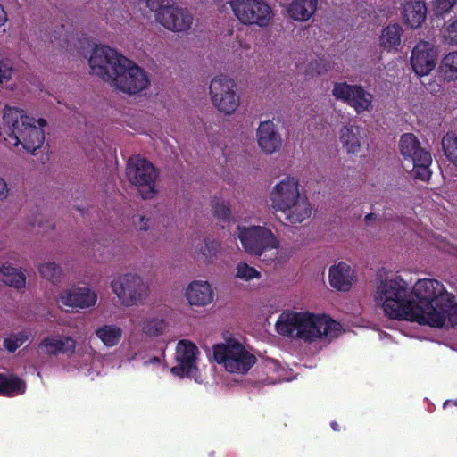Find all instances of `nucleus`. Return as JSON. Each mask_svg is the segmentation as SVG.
<instances>
[{"instance_id": "obj_9", "label": "nucleus", "mask_w": 457, "mask_h": 457, "mask_svg": "<svg viewBox=\"0 0 457 457\" xmlns=\"http://www.w3.org/2000/svg\"><path fill=\"white\" fill-rule=\"evenodd\" d=\"M235 235L243 250L252 256L261 257L266 252L280 247L278 237L266 226L237 225Z\"/></svg>"}, {"instance_id": "obj_35", "label": "nucleus", "mask_w": 457, "mask_h": 457, "mask_svg": "<svg viewBox=\"0 0 457 457\" xmlns=\"http://www.w3.org/2000/svg\"><path fill=\"white\" fill-rule=\"evenodd\" d=\"M441 145L446 159L457 168V136L453 133L445 134L442 137Z\"/></svg>"}, {"instance_id": "obj_6", "label": "nucleus", "mask_w": 457, "mask_h": 457, "mask_svg": "<svg viewBox=\"0 0 457 457\" xmlns=\"http://www.w3.org/2000/svg\"><path fill=\"white\" fill-rule=\"evenodd\" d=\"M213 358L226 371L239 375L246 374L257 361L252 348L234 337L213 346Z\"/></svg>"}, {"instance_id": "obj_27", "label": "nucleus", "mask_w": 457, "mask_h": 457, "mask_svg": "<svg viewBox=\"0 0 457 457\" xmlns=\"http://www.w3.org/2000/svg\"><path fill=\"white\" fill-rule=\"evenodd\" d=\"M427 16V7L421 1L408 2L403 7L405 23L412 29L422 25Z\"/></svg>"}, {"instance_id": "obj_39", "label": "nucleus", "mask_w": 457, "mask_h": 457, "mask_svg": "<svg viewBox=\"0 0 457 457\" xmlns=\"http://www.w3.org/2000/svg\"><path fill=\"white\" fill-rule=\"evenodd\" d=\"M456 3L457 0H436L433 4L434 12L437 15H444L449 12Z\"/></svg>"}, {"instance_id": "obj_12", "label": "nucleus", "mask_w": 457, "mask_h": 457, "mask_svg": "<svg viewBox=\"0 0 457 457\" xmlns=\"http://www.w3.org/2000/svg\"><path fill=\"white\" fill-rule=\"evenodd\" d=\"M126 59L113 48L96 46L88 60L90 72L110 85Z\"/></svg>"}, {"instance_id": "obj_44", "label": "nucleus", "mask_w": 457, "mask_h": 457, "mask_svg": "<svg viewBox=\"0 0 457 457\" xmlns=\"http://www.w3.org/2000/svg\"><path fill=\"white\" fill-rule=\"evenodd\" d=\"M7 21V13L4 7L0 4V27L4 26Z\"/></svg>"}, {"instance_id": "obj_31", "label": "nucleus", "mask_w": 457, "mask_h": 457, "mask_svg": "<svg viewBox=\"0 0 457 457\" xmlns=\"http://www.w3.org/2000/svg\"><path fill=\"white\" fill-rule=\"evenodd\" d=\"M26 389L25 383L19 378L0 374V395H15L23 394Z\"/></svg>"}, {"instance_id": "obj_22", "label": "nucleus", "mask_w": 457, "mask_h": 457, "mask_svg": "<svg viewBox=\"0 0 457 457\" xmlns=\"http://www.w3.org/2000/svg\"><path fill=\"white\" fill-rule=\"evenodd\" d=\"M259 147L266 154L278 152L282 146V137L278 128L271 120L262 121L256 130Z\"/></svg>"}, {"instance_id": "obj_45", "label": "nucleus", "mask_w": 457, "mask_h": 457, "mask_svg": "<svg viewBox=\"0 0 457 457\" xmlns=\"http://www.w3.org/2000/svg\"><path fill=\"white\" fill-rule=\"evenodd\" d=\"M158 361H159V359H158V358H156V357H154V358H152V359L150 360V361H149V362H150V363H155V362H158Z\"/></svg>"}, {"instance_id": "obj_19", "label": "nucleus", "mask_w": 457, "mask_h": 457, "mask_svg": "<svg viewBox=\"0 0 457 457\" xmlns=\"http://www.w3.org/2000/svg\"><path fill=\"white\" fill-rule=\"evenodd\" d=\"M437 52L434 46L427 42H419L412 49L411 64L418 76L428 75L436 67Z\"/></svg>"}, {"instance_id": "obj_38", "label": "nucleus", "mask_w": 457, "mask_h": 457, "mask_svg": "<svg viewBox=\"0 0 457 457\" xmlns=\"http://www.w3.org/2000/svg\"><path fill=\"white\" fill-rule=\"evenodd\" d=\"M14 61L9 56L0 53V84H7L15 74Z\"/></svg>"}, {"instance_id": "obj_17", "label": "nucleus", "mask_w": 457, "mask_h": 457, "mask_svg": "<svg viewBox=\"0 0 457 457\" xmlns=\"http://www.w3.org/2000/svg\"><path fill=\"white\" fill-rule=\"evenodd\" d=\"M199 354L200 352L195 344L187 339L180 340L176 346L177 365L171 368V373L179 377L195 378Z\"/></svg>"}, {"instance_id": "obj_37", "label": "nucleus", "mask_w": 457, "mask_h": 457, "mask_svg": "<svg viewBox=\"0 0 457 457\" xmlns=\"http://www.w3.org/2000/svg\"><path fill=\"white\" fill-rule=\"evenodd\" d=\"M33 335L29 330H21L17 333L11 334L4 341V346L10 353H13L24 343L30 340Z\"/></svg>"}, {"instance_id": "obj_42", "label": "nucleus", "mask_w": 457, "mask_h": 457, "mask_svg": "<svg viewBox=\"0 0 457 457\" xmlns=\"http://www.w3.org/2000/svg\"><path fill=\"white\" fill-rule=\"evenodd\" d=\"M136 228L140 232H146L151 226V219L145 216L139 215L134 220Z\"/></svg>"}, {"instance_id": "obj_43", "label": "nucleus", "mask_w": 457, "mask_h": 457, "mask_svg": "<svg viewBox=\"0 0 457 457\" xmlns=\"http://www.w3.org/2000/svg\"><path fill=\"white\" fill-rule=\"evenodd\" d=\"M10 195V189L7 182L2 177H0V201L5 200Z\"/></svg>"}, {"instance_id": "obj_24", "label": "nucleus", "mask_w": 457, "mask_h": 457, "mask_svg": "<svg viewBox=\"0 0 457 457\" xmlns=\"http://www.w3.org/2000/svg\"><path fill=\"white\" fill-rule=\"evenodd\" d=\"M221 250L220 244L215 240L208 239L203 236L196 235L190 243V253L192 256L204 263L213 262L219 256Z\"/></svg>"}, {"instance_id": "obj_11", "label": "nucleus", "mask_w": 457, "mask_h": 457, "mask_svg": "<svg viewBox=\"0 0 457 457\" xmlns=\"http://www.w3.org/2000/svg\"><path fill=\"white\" fill-rule=\"evenodd\" d=\"M398 147L403 159L412 164L411 176L416 179L428 181L432 175V156L429 151L420 145L418 137L412 133H404L400 137Z\"/></svg>"}, {"instance_id": "obj_26", "label": "nucleus", "mask_w": 457, "mask_h": 457, "mask_svg": "<svg viewBox=\"0 0 457 457\" xmlns=\"http://www.w3.org/2000/svg\"><path fill=\"white\" fill-rule=\"evenodd\" d=\"M317 4V0H293L288 4L287 11L295 21H305L315 13Z\"/></svg>"}, {"instance_id": "obj_29", "label": "nucleus", "mask_w": 457, "mask_h": 457, "mask_svg": "<svg viewBox=\"0 0 457 457\" xmlns=\"http://www.w3.org/2000/svg\"><path fill=\"white\" fill-rule=\"evenodd\" d=\"M402 34L403 29L399 24L386 26L379 37L380 46L388 52L397 51L401 45Z\"/></svg>"}, {"instance_id": "obj_32", "label": "nucleus", "mask_w": 457, "mask_h": 457, "mask_svg": "<svg viewBox=\"0 0 457 457\" xmlns=\"http://www.w3.org/2000/svg\"><path fill=\"white\" fill-rule=\"evenodd\" d=\"M439 71L445 80H457V51L451 52L443 57Z\"/></svg>"}, {"instance_id": "obj_30", "label": "nucleus", "mask_w": 457, "mask_h": 457, "mask_svg": "<svg viewBox=\"0 0 457 457\" xmlns=\"http://www.w3.org/2000/svg\"><path fill=\"white\" fill-rule=\"evenodd\" d=\"M96 336L105 346L113 347L120 341L122 329L117 325L105 324L96 330Z\"/></svg>"}, {"instance_id": "obj_28", "label": "nucleus", "mask_w": 457, "mask_h": 457, "mask_svg": "<svg viewBox=\"0 0 457 457\" xmlns=\"http://www.w3.org/2000/svg\"><path fill=\"white\" fill-rule=\"evenodd\" d=\"M26 279L25 270L21 268L7 263L0 266V281L4 285L16 289H22L26 287Z\"/></svg>"}, {"instance_id": "obj_5", "label": "nucleus", "mask_w": 457, "mask_h": 457, "mask_svg": "<svg viewBox=\"0 0 457 457\" xmlns=\"http://www.w3.org/2000/svg\"><path fill=\"white\" fill-rule=\"evenodd\" d=\"M270 206L286 225L303 223L311 218L312 206L301 192L299 180L294 176H285L270 189Z\"/></svg>"}, {"instance_id": "obj_36", "label": "nucleus", "mask_w": 457, "mask_h": 457, "mask_svg": "<svg viewBox=\"0 0 457 457\" xmlns=\"http://www.w3.org/2000/svg\"><path fill=\"white\" fill-rule=\"evenodd\" d=\"M39 274L46 280L56 283L62 275V267L55 262H42L37 267Z\"/></svg>"}, {"instance_id": "obj_13", "label": "nucleus", "mask_w": 457, "mask_h": 457, "mask_svg": "<svg viewBox=\"0 0 457 457\" xmlns=\"http://www.w3.org/2000/svg\"><path fill=\"white\" fill-rule=\"evenodd\" d=\"M231 10L244 25L265 28L273 19L271 7L262 0H231Z\"/></svg>"}, {"instance_id": "obj_4", "label": "nucleus", "mask_w": 457, "mask_h": 457, "mask_svg": "<svg viewBox=\"0 0 457 457\" xmlns=\"http://www.w3.org/2000/svg\"><path fill=\"white\" fill-rule=\"evenodd\" d=\"M276 329L282 336L314 343L337 337L341 325L328 315L309 311H287L278 316Z\"/></svg>"}, {"instance_id": "obj_21", "label": "nucleus", "mask_w": 457, "mask_h": 457, "mask_svg": "<svg viewBox=\"0 0 457 457\" xmlns=\"http://www.w3.org/2000/svg\"><path fill=\"white\" fill-rule=\"evenodd\" d=\"M356 281V270L346 262L340 261L328 269V283L337 291L348 292Z\"/></svg>"}, {"instance_id": "obj_47", "label": "nucleus", "mask_w": 457, "mask_h": 457, "mask_svg": "<svg viewBox=\"0 0 457 457\" xmlns=\"http://www.w3.org/2000/svg\"><path fill=\"white\" fill-rule=\"evenodd\" d=\"M373 214H368L365 218L366 220H371Z\"/></svg>"}, {"instance_id": "obj_10", "label": "nucleus", "mask_w": 457, "mask_h": 457, "mask_svg": "<svg viewBox=\"0 0 457 457\" xmlns=\"http://www.w3.org/2000/svg\"><path fill=\"white\" fill-rule=\"evenodd\" d=\"M212 105L224 116L235 114L241 104L236 81L224 74L214 76L208 87Z\"/></svg>"}, {"instance_id": "obj_20", "label": "nucleus", "mask_w": 457, "mask_h": 457, "mask_svg": "<svg viewBox=\"0 0 457 457\" xmlns=\"http://www.w3.org/2000/svg\"><path fill=\"white\" fill-rule=\"evenodd\" d=\"M77 347L76 340L71 336L53 334L45 337L38 344L39 353L54 357L60 354L71 355Z\"/></svg>"}, {"instance_id": "obj_1", "label": "nucleus", "mask_w": 457, "mask_h": 457, "mask_svg": "<svg viewBox=\"0 0 457 457\" xmlns=\"http://www.w3.org/2000/svg\"><path fill=\"white\" fill-rule=\"evenodd\" d=\"M414 322L433 328L457 324V303L437 279L420 278L411 287Z\"/></svg>"}, {"instance_id": "obj_14", "label": "nucleus", "mask_w": 457, "mask_h": 457, "mask_svg": "<svg viewBox=\"0 0 457 457\" xmlns=\"http://www.w3.org/2000/svg\"><path fill=\"white\" fill-rule=\"evenodd\" d=\"M149 82L146 72L127 58L109 86L114 90L135 95L145 89Z\"/></svg>"}, {"instance_id": "obj_23", "label": "nucleus", "mask_w": 457, "mask_h": 457, "mask_svg": "<svg viewBox=\"0 0 457 457\" xmlns=\"http://www.w3.org/2000/svg\"><path fill=\"white\" fill-rule=\"evenodd\" d=\"M338 140L346 154L356 155L366 144V134L361 127L347 124L340 128Z\"/></svg>"}, {"instance_id": "obj_15", "label": "nucleus", "mask_w": 457, "mask_h": 457, "mask_svg": "<svg viewBox=\"0 0 457 457\" xmlns=\"http://www.w3.org/2000/svg\"><path fill=\"white\" fill-rule=\"evenodd\" d=\"M331 94L336 100L352 107L357 114L373 110L374 96L359 84L335 82Z\"/></svg>"}, {"instance_id": "obj_16", "label": "nucleus", "mask_w": 457, "mask_h": 457, "mask_svg": "<svg viewBox=\"0 0 457 457\" xmlns=\"http://www.w3.org/2000/svg\"><path fill=\"white\" fill-rule=\"evenodd\" d=\"M98 300L95 289L76 283L70 284L60 290L57 303L64 308L83 310L94 307Z\"/></svg>"}, {"instance_id": "obj_40", "label": "nucleus", "mask_w": 457, "mask_h": 457, "mask_svg": "<svg viewBox=\"0 0 457 457\" xmlns=\"http://www.w3.org/2000/svg\"><path fill=\"white\" fill-rule=\"evenodd\" d=\"M213 212L222 221L228 220L230 218L231 211L228 204L225 202H217L213 205Z\"/></svg>"}, {"instance_id": "obj_46", "label": "nucleus", "mask_w": 457, "mask_h": 457, "mask_svg": "<svg viewBox=\"0 0 457 457\" xmlns=\"http://www.w3.org/2000/svg\"><path fill=\"white\" fill-rule=\"evenodd\" d=\"M331 426H332V428L334 430H337V423L334 422V423L331 424Z\"/></svg>"}, {"instance_id": "obj_34", "label": "nucleus", "mask_w": 457, "mask_h": 457, "mask_svg": "<svg viewBox=\"0 0 457 457\" xmlns=\"http://www.w3.org/2000/svg\"><path fill=\"white\" fill-rule=\"evenodd\" d=\"M234 278L244 282H252L262 278V273L253 266L239 262L235 266Z\"/></svg>"}, {"instance_id": "obj_48", "label": "nucleus", "mask_w": 457, "mask_h": 457, "mask_svg": "<svg viewBox=\"0 0 457 457\" xmlns=\"http://www.w3.org/2000/svg\"><path fill=\"white\" fill-rule=\"evenodd\" d=\"M49 226H50V228H54V224H53V223H50V224H49Z\"/></svg>"}, {"instance_id": "obj_7", "label": "nucleus", "mask_w": 457, "mask_h": 457, "mask_svg": "<svg viewBox=\"0 0 457 457\" xmlns=\"http://www.w3.org/2000/svg\"><path fill=\"white\" fill-rule=\"evenodd\" d=\"M112 293L124 308L141 306L150 296V283L139 273L127 271L117 273L110 282Z\"/></svg>"}, {"instance_id": "obj_41", "label": "nucleus", "mask_w": 457, "mask_h": 457, "mask_svg": "<svg viewBox=\"0 0 457 457\" xmlns=\"http://www.w3.org/2000/svg\"><path fill=\"white\" fill-rule=\"evenodd\" d=\"M445 41L451 45H457V20L447 25L444 30Z\"/></svg>"}, {"instance_id": "obj_8", "label": "nucleus", "mask_w": 457, "mask_h": 457, "mask_svg": "<svg viewBox=\"0 0 457 457\" xmlns=\"http://www.w3.org/2000/svg\"><path fill=\"white\" fill-rule=\"evenodd\" d=\"M126 177L137 187L142 199L152 200L159 195V170L146 158L136 154L126 164Z\"/></svg>"}, {"instance_id": "obj_18", "label": "nucleus", "mask_w": 457, "mask_h": 457, "mask_svg": "<svg viewBox=\"0 0 457 457\" xmlns=\"http://www.w3.org/2000/svg\"><path fill=\"white\" fill-rule=\"evenodd\" d=\"M165 29L174 33H187L193 26V14L173 2L164 12H159L156 21Z\"/></svg>"}, {"instance_id": "obj_3", "label": "nucleus", "mask_w": 457, "mask_h": 457, "mask_svg": "<svg viewBox=\"0 0 457 457\" xmlns=\"http://www.w3.org/2000/svg\"><path fill=\"white\" fill-rule=\"evenodd\" d=\"M372 297L389 318L414 322L411 286L398 272L380 269L376 275Z\"/></svg>"}, {"instance_id": "obj_25", "label": "nucleus", "mask_w": 457, "mask_h": 457, "mask_svg": "<svg viewBox=\"0 0 457 457\" xmlns=\"http://www.w3.org/2000/svg\"><path fill=\"white\" fill-rule=\"evenodd\" d=\"M184 296L191 306L203 307L213 301L214 292L205 280H194L185 288Z\"/></svg>"}, {"instance_id": "obj_33", "label": "nucleus", "mask_w": 457, "mask_h": 457, "mask_svg": "<svg viewBox=\"0 0 457 457\" xmlns=\"http://www.w3.org/2000/svg\"><path fill=\"white\" fill-rule=\"evenodd\" d=\"M140 327L142 332L146 336L157 337L164 333L167 323L163 318L154 316L142 320Z\"/></svg>"}, {"instance_id": "obj_2", "label": "nucleus", "mask_w": 457, "mask_h": 457, "mask_svg": "<svg viewBox=\"0 0 457 457\" xmlns=\"http://www.w3.org/2000/svg\"><path fill=\"white\" fill-rule=\"evenodd\" d=\"M44 118L28 115L22 109L0 103V137L10 149L35 154L45 142Z\"/></svg>"}]
</instances>
